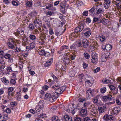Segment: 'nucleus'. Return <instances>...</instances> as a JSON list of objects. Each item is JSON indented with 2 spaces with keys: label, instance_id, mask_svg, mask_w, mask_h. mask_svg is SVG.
Returning <instances> with one entry per match:
<instances>
[{
  "label": "nucleus",
  "instance_id": "1",
  "mask_svg": "<svg viewBox=\"0 0 121 121\" xmlns=\"http://www.w3.org/2000/svg\"><path fill=\"white\" fill-rule=\"evenodd\" d=\"M91 57L92 59L91 61L93 63L96 64L98 61L97 55L95 52H92L91 54Z\"/></svg>",
  "mask_w": 121,
  "mask_h": 121
},
{
  "label": "nucleus",
  "instance_id": "2",
  "mask_svg": "<svg viewBox=\"0 0 121 121\" xmlns=\"http://www.w3.org/2000/svg\"><path fill=\"white\" fill-rule=\"evenodd\" d=\"M56 94H55V95L54 92H53L51 94L50 93H47L46 94L45 96L47 98H52V99H57L56 97Z\"/></svg>",
  "mask_w": 121,
  "mask_h": 121
},
{
  "label": "nucleus",
  "instance_id": "3",
  "mask_svg": "<svg viewBox=\"0 0 121 121\" xmlns=\"http://www.w3.org/2000/svg\"><path fill=\"white\" fill-rule=\"evenodd\" d=\"M82 46L84 48H86L89 44V42L86 39H83L82 41Z\"/></svg>",
  "mask_w": 121,
  "mask_h": 121
},
{
  "label": "nucleus",
  "instance_id": "4",
  "mask_svg": "<svg viewBox=\"0 0 121 121\" xmlns=\"http://www.w3.org/2000/svg\"><path fill=\"white\" fill-rule=\"evenodd\" d=\"M4 58L6 59H9L8 61L9 62L11 63L13 61L12 57L11 56L10 54L6 53L4 55Z\"/></svg>",
  "mask_w": 121,
  "mask_h": 121
},
{
  "label": "nucleus",
  "instance_id": "5",
  "mask_svg": "<svg viewBox=\"0 0 121 121\" xmlns=\"http://www.w3.org/2000/svg\"><path fill=\"white\" fill-rule=\"evenodd\" d=\"M112 96L111 95H107L103 97L102 100L104 101H109L112 99Z\"/></svg>",
  "mask_w": 121,
  "mask_h": 121
},
{
  "label": "nucleus",
  "instance_id": "6",
  "mask_svg": "<svg viewBox=\"0 0 121 121\" xmlns=\"http://www.w3.org/2000/svg\"><path fill=\"white\" fill-rule=\"evenodd\" d=\"M86 109H82L80 111V115L82 117H84L86 116L87 115Z\"/></svg>",
  "mask_w": 121,
  "mask_h": 121
},
{
  "label": "nucleus",
  "instance_id": "7",
  "mask_svg": "<svg viewBox=\"0 0 121 121\" xmlns=\"http://www.w3.org/2000/svg\"><path fill=\"white\" fill-rule=\"evenodd\" d=\"M44 102L43 100H40L39 103V105L40 109L42 110L44 105Z\"/></svg>",
  "mask_w": 121,
  "mask_h": 121
},
{
  "label": "nucleus",
  "instance_id": "8",
  "mask_svg": "<svg viewBox=\"0 0 121 121\" xmlns=\"http://www.w3.org/2000/svg\"><path fill=\"white\" fill-rule=\"evenodd\" d=\"M57 89V90H56V91L55 92H53L55 94V93L56 94V96L57 99V98L59 95L61 94V91L60 88Z\"/></svg>",
  "mask_w": 121,
  "mask_h": 121
},
{
  "label": "nucleus",
  "instance_id": "9",
  "mask_svg": "<svg viewBox=\"0 0 121 121\" xmlns=\"http://www.w3.org/2000/svg\"><path fill=\"white\" fill-rule=\"evenodd\" d=\"M10 41H11V42H8L7 44L8 45L9 47H10L11 49H12L14 47V45L13 44L11 43L12 42L14 44V42L12 39H11V40Z\"/></svg>",
  "mask_w": 121,
  "mask_h": 121
},
{
  "label": "nucleus",
  "instance_id": "10",
  "mask_svg": "<svg viewBox=\"0 0 121 121\" xmlns=\"http://www.w3.org/2000/svg\"><path fill=\"white\" fill-rule=\"evenodd\" d=\"M104 4H105L107 6V7L106 8V6H104L106 9H108L109 5V4L111 3V1L109 0H104Z\"/></svg>",
  "mask_w": 121,
  "mask_h": 121
},
{
  "label": "nucleus",
  "instance_id": "11",
  "mask_svg": "<svg viewBox=\"0 0 121 121\" xmlns=\"http://www.w3.org/2000/svg\"><path fill=\"white\" fill-rule=\"evenodd\" d=\"M64 119L66 121H72V119L69 116L65 115L64 117Z\"/></svg>",
  "mask_w": 121,
  "mask_h": 121
},
{
  "label": "nucleus",
  "instance_id": "12",
  "mask_svg": "<svg viewBox=\"0 0 121 121\" xmlns=\"http://www.w3.org/2000/svg\"><path fill=\"white\" fill-rule=\"evenodd\" d=\"M1 80L2 82L5 85H7L9 83V81L8 80L6 79L5 77H4L2 78Z\"/></svg>",
  "mask_w": 121,
  "mask_h": 121
},
{
  "label": "nucleus",
  "instance_id": "13",
  "mask_svg": "<svg viewBox=\"0 0 121 121\" xmlns=\"http://www.w3.org/2000/svg\"><path fill=\"white\" fill-rule=\"evenodd\" d=\"M107 56V55H106V54L103 55L101 56V59L102 62H106V61L107 58H108Z\"/></svg>",
  "mask_w": 121,
  "mask_h": 121
},
{
  "label": "nucleus",
  "instance_id": "14",
  "mask_svg": "<svg viewBox=\"0 0 121 121\" xmlns=\"http://www.w3.org/2000/svg\"><path fill=\"white\" fill-rule=\"evenodd\" d=\"M14 88H13V87H10L8 89V98L9 99V98L10 97V92H13L14 89Z\"/></svg>",
  "mask_w": 121,
  "mask_h": 121
},
{
  "label": "nucleus",
  "instance_id": "15",
  "mask_svg": "<svg viewBox=\"0 0 121 121\" xmlns=\"http://www.w3.org/2000/svg\"><path fill=\"white\" fill-rule=\"evenodd\" d=\"M120 109L119 107H116L114 108L113 112H114L115 114H117L119 113L120 111Z\"/></svg>",
  "mask_w": 121,
  "mask_h": 121
},
{
  "label": "nucleus",
  "instance_id": "16",
  "mask_svg": "<svg viewBox=\"0 0 121 121\" xmlns=\"http://www.w3.org/2000/svg\"><path fill=\"white\" fill-rule=\"evenodd\" d=\"M97 110V109L95 108L92 109L90 112V113L92 115H95L96 114Z\"/></svg>",
  "mask_w": 121,
  "mask_h": 121
},
{
  "label": "nucleus",
  "instance_id": "17",
  "mask_svg": "<svg viewBox=\"0 0 121 121\" xmlns=\"http://www.w3.org/2000/svg\"><path fill=\"white\" fill-rule=\"evenodd\" d=\"M95 6H93L89 10V11L90 13V14L91 15H92L93 14H94L95 13Z\"/></svg>",
  "mask_w": 121,
  "mask_h": 121
},
{
  "label": "nucleus",
  "instance_id": "18",
  "mask_svg": "<svg viewBox=\"0 0 121 121\" xmlns=\"http://www.w3.org/2000/svg\"><path fill=\"white\" fill-rule=\"evenodd\" d=\"M106 50L107 51H108L111 49L112 45L109 44H108L106 45Z\"/></svg>",
  "mask_w": 121,
  "mask_h": 121
},
{
  "label": "nucleus",
  "instance_id": "19",
  "mask_svg": "<svg viewBox=\"0 0 121 121\" xmlns=\"http://www.w3.org/2000/svg\"><path fill=\"white\" fill-rule=\"evenodd\" d=\"M51 120L52 121H60V120L58 118V117L56 116H53L51 118Z\"/></svg>",
  "mask_w": 121,
  "mask_h": 121
},
{
  "label": "nucleus",
  "instance_id": "20",
  "mask_svg": "<svg viewBox=\"0 0 121 121\" xmlns=\"http://www.w3.org/2000/svg\"><path fill=\"white\" fill-rule=\"evenodd\" d=\"M116 2V5L119 8H121V1L119 0H117Z\"/></svg>",
  "mask_w": 121,
  "mask_h": 121
},
{
  "label": "nucleus",
  "instance_id": "21",
  "mask_svg": "<svg viewBox=\"0 0 121 121\" xmlns=\"http://www.w3.org/2000/svg\"><path fill=\"white\" fill-rule=\"evenodd\" d=\"M102 9L99 8L98 10H95L96 15H97L99 14H101L102 13Z\"/></svg>",
  "mask_w": 121,
  "mask_h": 121
},
{
  "label": "nucleus",
  "instance_id": "22",
  "mask_svg": "<svg viewBox=\"0 0 121 121\" xmlns=\"http://www.w3.org/2000/svg\"><path fill=\"white\" fill-rule=\"evenodd\" d=\"M35 44L34 43H30L29 49H32L35 47Z\"/></svg>",
  "mask_w": 121,
  "mask_h": 121
},
{
  "label": "nucleus",
  "instance_id": "23",
  "mask_svg": "<svg viewBox=\"0 0 121 121\" xmlns=\"http://www.w3.org/2000/svg\"><path fill=\"white\" fill-rule=\"evenodd\" d=\"M73 108H74V109L73 110L72 109V108L71 109L70 108L69 109V112H71L73 114H74L75 113V112L76 111H74V110L77 109V107H76L75 108H74V107H73Z\"/></svg>",
  "mask_w": 121,
  "mask_h": 121
},
{
  "label": "nucleus",
  "instance_id": "24",
  "mask_svg": "<svg viewBox=\"0 0 121 121\" xmlns=\"http://www.w3.org/2000/svg\"><path fill=\"white\" fill-rule=\"evenodd\" d=\"M61 66V64H58L57 63L55 64L56 68H57L58 69L59 68V71L60 70Z\"/></svg>",
  "mask_w": 121,
  "mask_h": 121
},
{
  "label": "nucleus",
  "instance_id": "25",
  "mask_svg": "<svg viewBox=\"0 0 121 121\" xmlns=\"http://www.w3.org/2000/svg\"><path fill=\"white\" fill-rule=\"evenodd\" d=\"M101 23H102L104 25H105L106 24V22H107V19L105 18L101 19Z\"/></svg>",
  "mask_w": 121,
  "mask_h": 121
},
{
  "label": "nucleus",
  "instance_id": "26",
  "mask_svg": "<svg viewBox=\"0 0 121 121\" xmlns=\"http://www.w3.org/2000/svg\"><path fill=\"white\" fill-rule=\"evenodd\" d=\"M65 58H64V61L65 63V64H68L70 63L69 58H67V57H65Z\"/></svg>",
  "mask_w": 121,
  "mask_h": 121
},
{
  "label": "nucleus",
  "instance_id": "27",
  "mask_svg": "<svg viewBox=\"0 0 121 121\" xmlns=\"http://www.w3.org/2000/svg\"><path fill=\"white\" fill-rule=\"evenodd\" d=\"M45 52L44 50H42L39 51V55L43 56L44 55Z\"/></svg>",
  "mask_w": 121,
  "mask_h": 121
},
{
  "label": "nucleus",
  "instance_id": "28",
  "mask_svg": "<svg viewBox=\"0 0 121 121\" xmlns=\"http://www.w3.org/2000/svg\"><path fill=\"white\" fill-rule=\"evenodd\" d=\"M83 55L85 58L86 59H89L90 57L89 54L87 53H84L83 54Z\"/></svg>",
  "mask_w": 121,
  "mask_h": 121
},
{
  "label": "nucleus",
  "instance_id": "29",
  "mask_svg": "<svg viewBox=\"0 0 121 121\" xmlns=\"http://www.w3.org/2000/svg\"><path fill=\"white\" fill-rule=\"evenodd\" d=\"M29 29L30 30H33L34 29V27L33 24H30L29 25Z\"/></svg>",
  "mask_w": 121,
  "mask_h": 121
},
{
  "label": "nucleus",
  "instance_id": "30",
  "mask_svg": "<svg viewBox=\"0 0 121 121\" xmlns=\"http://www.w3.org/2000/svg\"><path fill=\"white\" fill-rule=\"evenodd\" d=\"M91 34V33L88 31L85 32L84 33L85 36H86V37L89 36Z\"/></svg>",
  "mask_w": 121,
  "mask_h": 121
},
{
  "label": "nucleus",
  "instance_id": "31",
  "mask_svg": "<svg viewBox=\"0 0 121 121\" xmlns=\"http://www.w3.org/2000/svg\"><path fill=\"white\" fill-rule=\"evenodd\" d=\"M100 40L101 42H103L106 40V38L104 36L102 35L100 37Z\"/></svg>",
  "mask_w": 121,
  "mask_h": 121
},
{
  "label": "nucleus",
  "instance_id": "32",
  "mask_svg": "<svg viewBox=\"0 0 121 121\" xmlns=\"http://www.w3.org/2000/svg\"><path fill=\"white\" fill-rule=\"evenodd\" d=\"M32 5V3L31 2L28 1L26 4V5L27 6L30 7Z\"/></svg>",
  "mask_w": 121,
  "mask_h": 121
},
{
  "label": "nucleus",
  "instance_id": "33",
  "mask_svg": "<svg viewBox=\"0 0 121 121\" xmlns=\"http://www.w3.org/2000/svg\"><path fill=\"white\" fill-rule=\"evenodd\" d=\"M10 104L12 107H14L17 105V104L15 101L11 102Z\"/></svg>",
  "mask_w": 121,
  "mask_h": 121
},
{
  "label": "nucleus",
  "instance_id": "34",
  "mask_svg": "<svg viewBox=\"0 0 121 121\" xmlns=\"http://www.w3.org/2000/svg\"><path fill=\"white\" fill-rule=\"evenodd\" d=\"M74 121H81V118L77 117H74Z\"/></svg>",
  "mask_w": 121,
  "mask_h": 121
},
{
  "label": "nucleus",
  "instance_id": "35",
  "mask_svg": "<svg viewBox=\"0 0 121 121\" xmlns=\"http://www.w3.org/2000/svg\"><path fill=\"white\" fill-rule=\"evenodd\" d=\"M89 104V102L84 103L83 105L84 106L85 108H84L86 109V106H88Z\"/></svg>",
  "mask_w": 121,
  "mask_h": 121
},
{
  "label": "nucleus",
  "instance_id": "36",
  "mask_svg": "<svg viewBox=\"0 0 121 121\" xmlns=\"http://www.w3.org/2000/svg\"><path fill=\"white\" fill-rule=\"evenodd\" d=\"M106 88L105 87H104L101 89L100 91L101 93H104L106 91Z\"/></svg>",
  "mask_w": 121,
  "mask_h": 121
},
{
  "label": "nucleus",
  "instance_id": "37",
  "mask_svg": "<svg viewBox=\"0 0 121 121\" xmlns=\"http://www.w3.org/2000/svg\"><path fill=\"white\" fill-rule=\"evenodd\" d=\"M109 87L111 90H114V89H116V87L113 85H111L109 86Z\"/></svg>",
  "mask_w": 121,
  "mask_h": 121
},
{
  "label": "nucleus",
  "instance_id": "38",
  "mask_svg": "<svg viewBox=\"0 0 121 121\" xmlns=\"http://www.w3.org/2000/svg\"><path fill=\"white\" fill-rule=\"evenodd\" d=\"M76 56V55H71L69 56V57L71 60H73L75 59Z\"/></svg>",
  "mask_w": 121,
  "mask_h": 121
},
{
  "label": "nucleus",
  "instance_id": "39",
  "mask_svg": "<svg viewBox=\"0 0 121 121\" xmlns=\"http://www.w3.org/2000/svg\"><path fill=\"white\" fill-rule=\"evenodd\" d=\"M100 70V67H98L96 68L94 70V72L95 73H96L99 71Z\"/></svg>",
  "mask_w": 121,
  "mask_h": 121
},
{
  "label": "nucleus",
  "instance_id": "40",
  "mask_svg": "<svg viewBox=\"0 0 121 121\" xmlns=\"http://www.w3.org/2000/svg\"><path fill=\"white\" fill-rule=\"evenodd\" d=\"M29 37L30 39L32 40L35 39L36 38L35 35H30L29 36Z\"/></svg>",
  "mask_w": 121,
  "mask_h": 121
},
{
  "label": "nucleus",
  "instance_id": "41",
  "mask_svg": "<svg viewBox=\"0 0 121 121\" xmlns=\"http://www.w3.org/2000/svg\"><path fill=\"white\" fill-rule=\"evenodd\" d=\"M16 83V81L15 80L13 79H12L10 81V84H12L13 85H14Z\"/></svg>",
  "mask_w": 121,
  "mask_h": 121
},
{
  "label": "nucleus",
  "instance_id": "42",
  "mask_svg": "<svg viewBox=\"0 0 121 121\" xmlns=\"http://www.w3.org/2000/svg\"><path fill=\"white\" fill-rule=\"evenodd\" d=\"M93 23L94 22H97L99 21V19L98 18L96 17H94L93 19Z\"/></svg>",
  "mask_w": 121,
  "mask_h": 121
},
{
  "label": "nucleus",
  "instance_id": "43",
  "mask_svg": "<svg viewBox=\"0 0 121 121\" xmlns=\"http://www.w3.org/2000/svg\"><path fill=\"white\" fill-rule=\"evenodd\" d=\"M12 3L13 5L15 6L18 5V3L15 1H13L12 2Z\"/></svg>",
  "mask_w": 121,
  "mask_h": 121
},
{
  "label": "nucleus",
  "instance_id": "44",
  "mask_svg": "<svg viewBox=\"0 0 121 121\" xmlns=\"http://www.w3.org/2000/svg\"><path fill=\"white\" fill-rule=\"evenodd\" d=\"M114 91L113 92V95H116L118 93V90L117 88H116V89H114Z\"/></svg>",
  "mask_w": 121,
  "mask_h": 121
},
{
  "label": "nucleus",
  "instance_id": "45",
  "mask_svg": "<svg viewBox=\"0 0 121 121\" xmlns=\"http://www.w3.org/2000/svg\"><path fill=\"white\" fill-rule=\"evenodd\" d=\"M50 53L48 52H45L44 56L46 57H48L50 55Z\"/></svg>",
  "mask_w": 121,
  "mask_h": 121
},
{
  "label": "nucleus",
  "instance_id": "46",
  "mask_svg": "<svg viewBox=\"0 0 121 121\" xmlns=\"http://www.w3.org/2000/svg\"><path fill=\"white\" fill-rule=\"evenodd\" d=\"M60 9L61 11H62V13L63 14L65 13L66 11V9H65V7Z\"/></svg>",
  "mask_w": 121,
  "mask_h": 121
},
{
  "label": "nucleus",
  "instance_id": "47",
  "mask_svg": "<svg viewBox=\"0 0 121 121\" xmlns=\"http://www.w3.org/2000/svg\"><path fill=\"white\" fill-rule=\"evenodd\" d=\"M86 23L88 24L90 23L91 21V19L89 17L86 18Z\"/></svg>",
  "mask_w": 121,
  "mask_h": 121
},
{
  "label": "nucleus",
  "instance_id": "48",
  "mask_svg": "<svg viewBox=\"0 0 121 121\" xmlns=\"http://www.w3.org/2000/svg\"><path fill=\"white\" fill-rule=\"evenodd\" d=\"M86 100V99H84L82 98H79L78 99V101L80 102H82L83 101H84Z\"/></svg>",
  "mask_w": 121,
  "mask_h": 121
},
{
  "label": "nucleus",
  "instance_id": "49",
  "mask_svg": "<svg viewBox=\"0 0 121 121\" xmlns=\"http://www.w3.org/2000/svg\"><path fill=\"white\" fill-rule=\"evenodd\" d=\"M88 11H84L83 13V14L84 16H87L88 15Z\"/></svg>",
  "mask_w": 121,
  "mask_h": 121
},
{
  "label": "nucleus",
  "instance_id": "50",
  "mask_svg": "<svg viewBox=\"0 0 121 121\" xmlns=\"http://www.w3.org/2000/svg\"><path fill=\"white\" fill-rule=\"evenodd\" d=\"M79 29H79V27L78 26V27H77L75 28V32L76 33L80 32Z\"/></svg>",
  "mask_w": 121,
  "mask_h": 121
},
{
  "label": "nucleus",
  "instance_id": "51",
  "mask_svg": "<svg viewBox=\"0 0 121 121\" xmlns=\"http://www.w3.org/2000/svg\"><path fill=\"white\" fill-rule=\"evenodd\" d=\"M78 76H79V78H81L82 79L83 78V77H84V75L82 73H81V74H79L78 75Z\"/></svg>",
  "mask_w": 121,
  "mask_h": 121
},
{
  "label": "nucleus",
  "instance_id": "52",
  "mask_svg": "<svg viewBox=\"0 0 121 121\" xmlns=\"http://www.w3.org/2000/svg\"><path fill=\"white\" fill-rule=\"evenodd\" d=\"M66 87L65 86H61L60 88L61 91L64 90L65 91L66 90Z\"/></svg>",
  "mask_w": 121,
  "mask_h": 121
},
{
  "label": "nucleus",
  "instance_id": "53",
  "mask_svg": "<svg viewBox=\"0 0 121 121\" xmlns=\"http://www.w3.org/2000/svg\"><path fill=\"white\" fill-rule=\"evenodd\" d=\"M48 63L51 65V64L53 62V58H51L49 60L47 61Z\"/></svg>",
  "mask_w": 121,
  "mask_h": 121
},
{
  "label": "nucleus",
  "instance_id": "54",
  "mask_svg": "<svg viewBox=\"0 0 121 121\" xmlns=\"http://www.w3.org/2000/svg\"><path fill=\"white\" fill-rule=\"evenodd\" d=\"M103 108H102V107H100L98 109L99 110V112L102 113L104 112V111L103 109Z\"/></svg>",
  "mask_w": 121,
  "mask_h": 121
},
{
  "label": "nucleus",
  "instance_id": "55",
  "mask_svg": "<svg viewBox=\"0 0 121 121\" xmlns=\"http://www.w3.org/2000/svg\"><path fill=\"white\" fill-rule=\"evenodd\" d=\"M5 111V112L7 113H9L11 112L10 109L9 108H7L6 109Z\"/></svg>",
  "mask_w": 121,
  "mask_h": 121
},
{
  "label": "nucleus",
  "instance_id": "56",
  "mask_svg": "<svg viewBox=\"0 0 121 121\" xmlns=\"http://www.w3.org/2000/svg\"><path fill=\"white\" fill-rule=\"evenodd\" d=\"M60 9L62 8H63L65 7V5L64 4H63L61 3L60 4Z\"/></svg>",
  "mask_w": 121,
  "mask_h": 121
},
{
  "label": "nucleus",
  "instance_id": "57",
  "mask_svg": "<svg viewBox=\"0 0 121 121\" xmlns=\"http://www.w3.org/2000/svg\"><path fill=\"white\" fill-rule=\"evenodd\" d=\"M51 64H50L48 63L47 61L46 63L44 64V66L45 67H47L50 66L51 65Z\"/></svg>",
  "mask_w": 121,
  "mask_h": 121
},
{
  "label": "nucleus",
  "instance_id": "58",
  "mask_svg": "<svg viewBox=\"0 0 121 121\" xmlns=\"http://www.w3.org/2000/svg\"><path fill=\"white\" fill-rule=\"evenodd\" d=\"M84 121H91L90 118L88 117H87L85 118L84 119Z\"/></svg>",
  "mask_w": 121,
  "mask_h": 121
},
{
  "label": "nucleus",
  "instance_id": "59",
  "mask_svg": "<svg viewBox=\"0 0 121 121\" xmlns=\"http://www.w3.org/2000/svg\"><path fill=\"white\" fill-rule=\"evenodd\" d=\"M48 88V86L47 85H45L43 87V89L45 91L47 90Z\"/></svg>",
  "mask_w": 121,
  "mask_h": 121
},
{
  "label": "nucleus",
  "instance_id": "60",
  "mask_svg": "<svg viewBox=\"0 0 121 121\" xmlns=\"http://www.w3.org/2000/svg\"><path fill=\"white\" fill-rule=\"evenodd\" d=\"M30 74L31 75H33L35 74V72L34 71H32L31 69L29 70Z\"/></svg>",
  "mask_w": 121,
  "mask_h": 121
},
{
  "label": "nucleus",
  "instance_id": "61",
  "mask_svg": "<svg viewBox=\"0 0 121 121\" xmlns=\"http://www.w3.org/2000/svg\"><path fill=\"white\" fill-rule=\"evenodd\" d=\"M77 46L79 47H83L82 46V42L80 41L78 43H77Z\"/></svg>",
  "mask_w": 121,
  "mask_h": 121
},
{
  "label": "nucleus",
  "instance_id": "62",
  "mask_svg": "<svg viewBox=\"0 0 121 121\" xmlns=\"http://www.w3.org/2000/svg\"><path fill=\"white\" fill-rule=\"evenodd\" d=\"M88 65V64L86 63H84L83 64V67L84 69L85 68V69H86Z\"/></svg>",
  "mask_w": 121,
  "mask_h": 121
},
{
  "label": "nucleus",
  "instance_id": "63",
  "mask_svg": "<svg viewBox=\"0 0 121 121\" xmlns=\"http://www.w3.org/2000/svg\"><path fill=\"white\" fill-rule=\"evenodd\" d=\"M3 1L6 4H8L10 3V2L8 0H4Z\"/></svg>",
  "mask_w": 121,
  "mask_h": 121
},
{
  "label": "nucleus",
  "instance_id": "64",
  "mask_svg": "<svg viewBox=\"0 0 121 121\" xmlns=\"http://www.w3.org/2000/svg\"><path fill=\"white\" fill-rule=\"evenodd\" d=\"M49 32L50 34L52 35L54 34L53 30L51 29H50L49 30Z\"/></svg>",
  "mask_w": 121,
  "mask_h": 121
}]
</instances>
